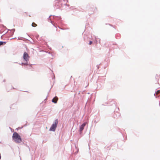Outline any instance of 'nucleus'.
I'll use <instances>...</instances> for the list:
<instances>
[{
	"mask_svg": "<svg viewBox=\"0 0 160 160\" xmlns=\"http://www.w3.org/2000/svg\"><path fill=\"white\" fill-rule=\"evenodd\" d=\"M28 68V69H30V68Z\"/></svg>",
	"mask_w": 160,
	"mask_h": 160,
	"instance_id": "obj_35",
	"label": "nucleus"
},
{
	"mask_svg": "<svg viewBox=\"0 0 160 160\" xmlns=\"http://www.w3.org/2000/svg\"><path fill=\"white\" fill-rule=\"evenodd\" d=\"M99 43H100V39H99Z\"/></svg>",
	"mask_w": 160,
	"mask_h": 160,
	"instance_id": "obj_25",
	"label": "nucleus"
},
{
	"mask_svg": "<svg viewBox=\"0 0 160 160\" xmlns=\"http://www.w3.org/2000/svg\"><path fill=\"white\" fill-rule=\"evenodd\" d=\"M12 138L16 143H19L22 141L20 136L16 132H14L13 133Z\"/></svg>",
	"mask_w": 160,
	"mask_h": 160,
	"instance_id": "obj_1",
	"label": "nucleus"
},
{
	"mask_svg": "<svg viewBox=\"0 0 160 160\" xmlns=\"http://www.w3.org/2000/svg\"><path fill=\"white\" fill-rule=\"evenodd\" d=\"M20 65H28L29 64L28 62H22L21 63L19 64Z\"/></svg>",
	"mask_w": 160,
	"mask_h": 160,
	"instance_id": "obj_11",
	"label": "nucleus"
},
{
	"mask_svg": "<svg viewBox=\"0 0 160 160\" xmlns=\"http://www.w3.org/2000/svg\"><path fill=\"white\" fill-rule=\"evenodd\" d=\"M39 37V35H37L36 36V38L38 39V38Z\"/></svg>",
	"mask_w": 160,
	"mask_h": 160,
	"instance_id": "obj_19",
	"label": "nucleus"
},
{
	"mask_svg": "<svg viewBox=\"0 0 160 160\" xmlns=\"http://www.w3.org/2000/svg\"><path fill=\"white\" fill-rule=\"evenodd\" d=\"M29 64L28 65L29 66V67L31 68H32V64H30L29 62L28 61Z\"/></svg>",
	"mask_w": 160,
	"mask_h": 160,
	"instance_id": "obj_16",
	"label": "nucleus"
},
{
	"mask_svg": "<svg viewBox=\"0 0 160 160\" xmlns=\"http://www.w3.org/2000/svg\"><path fill=\"white\" fill-rule=\"evenodd\" d=\"M48 53H49V54H50V52H48Z\"/></svg>",
	"mask_w": 160,
	"mask_h": 160,
	"instance_id": "obj_34",
	"label": "nucleus"
},
{
	"mask_svg": "<svg viewBox=\"0 0 160 160\" xmlns=\"http://www.w3.org/2000/svg\"><path fill=\"white\" fill-rule=\"evenodd\" d=\"M2 25V26L3 27H4V28H6V27H5V26H4L3 25Z\"/></svg>",
	"mask_w": 160,
	"mask_h": 160,
	"instance_id": "obj_26",
	"label": "nucleus"
},
{
	"mask_svg": "<svg viewBox=\"0 0 160 160\" xmlns=\"http://www.w3.org/2000/svg\"><path fill=\"white\" fill-rule=\"evenodd\" d=\"M156 92H155V93L154 94V95L155 96V94H156Z\"/></svg>",
	"mask_w": 160,
	"mask_h": 160,
	"instance_id": "obj_29",
	"label": "nucleus"
},
{
	"mask_svg": "<svg viewBox=\"0 0 160 160\" xmlns=\"http://www.w3.org/2000/svg\"><path fill=\"white\" fill-rule=\"evenodd\" d=\"M58 100V98L55 96L52 100V102L54 103H56L57 102V101Z\"/></svg>",
	"mask_w": 160,
	"mask_h": 160,
	"instance_id": "obj_8",
	"label": "nucleus"
},
{
	"mask_svg": "<svg viewBox=\"0 0 160 160\" xmlns=\"http://www.w3.org/2000/svg\"><path fill=\"white\" fill-rule=\"evenodd\" d=\"M51 22L52 23V21H51Z\"/></svg>",
	"mask_w": 160,
	"mask_h": 160,
	"instance_id": "obj_32",
	"label": "nucleus"
},
{
	"mask_svg": "<svg viewBox=\"0 0 160 160\" xmlns=\"http://www.w3.org/2000/svg\"><path fill=\"white\" fill-rule=\"evenodd\" d=\"M86 124V122H84L80 126L79 131L80 132V134L82 133V131L84 129V127L85 126Z\"/></svg>",
	"mask_w": 160,
	"mask_h": 160,
	"instance_id": "obj_6",
	"label": "nucleus"
},
{
	"mask_svg": "<svg viewBox=\"0 0 160 160\" xmlns=\"http://www.w3.org/2000/svg\"><path fill=\"white\" fill-rule=\"evenodd\" d=\"M53 19L55 21H57L58 23H60L61 22V18L60 17L55 16V15L52 16Z\"/></svg>",
	"mask_w": 160,
	"mask_h": 160,
	"instance_id": "obj_7",
	"label": "nucleus"
},
{
	"mask_svg": "<svg viewBox=\"0 0 160 160\" xmlns=\"http://www.w3.org/2000/svg\"><path fill=\"white\" fill-rule=\"evenodd\" d=\"M105 80V78L104 77H99L97 83L100 82L102 83V85H104Z\"/></svg>",
	"mask_w": 160,
	"mask_h": 160,
	"instance_id": "obj_5",
	"label": "nucleus"
},
{
	"mask_svg": "<svg viewBox=\"0 0 160 160\" xmlns=\"http://www.w3.org/2000/svg\"><path fill=\"white\" fill-rule=\"evenodd\" d=\"M37 26V25L34 22H33L32 24V26L33 27H35Z\"/></svg>",
	"mask_w": 160,
	"mask_h": 160,
	"instance_id": "obj_14",
	"label": "nucleus"
},
{
	"mask_svg": "<svg viewBox=\"0 0 160 160\" xmlns=\"http://www.w3.org/2000/svg\"><path fill=\"white\" fill-rule=\"evenodd\" d=\"M10 31V32H11L12 31V32L11 33V35H12L14 34V32L15 31V28H13L11 30L8 29V31Z\"/></svg>",
	"mask_w": 160,
	"mask_h": 160,
	"instance_id": "obj_10",
	"label": "nucleus"
},
{
	"mask_svg": "<svg viewBox=\"0 0 160 160\" xmlns=\"http://www.w3.org/2000/svg\"><path fill=\"white\" fill-rule=\"evenodd\" d=\"M92 43V41H89L88 44L91 45Z\"/></svg>",
	"mask_w": 160,
	"mask_h": 160,
	"instance_id": "obj_17",
	"label": "nucleus"
},
{
	"mask_svg": "<svg viewBox=\"0 0 160 160\" xmlns=\"http://www.w3.org/2000/svg\"><path fill=\"white\" fill-rule=\"evenodd\" d=\"M47 98H46L45 99L44 101H46V100H47Z\"/></svg>",
	"mask_w": 160,
	"mask_h": 160,
	"instance_id": "obj_23",
	"label": "nucleus"
},
{
	"mask_svg": "<svg viewBox=\"0 0 160 160\" xmlns=\"http://www.w3.org/2000/svg\"><path fill=\"white\" fill-rule=\"evenodd\" d=\"M52 24H53V25L54 26H55V28H57V27L55 26V24H53L52 23Z\"/></svg>",
	"mask_w": 160,
	"mask_h": 160,
	"instance_id": "obj_21",
	"label": "nucleus"
},
{
	"mask_svg": "<svg viewBox=\"0 0 160 160\" xmlns=\"http://www.w3.org/2000/svg\"><path fill=\"white\" fill-rule=\"evenodd\" d=\"M9 129H12V128L11 127H9Z\"/></svg>",
	"mask_w": 160,
	"mask_h": 160,
	"instance_id": "obj_30",
	"label": "nucleus"
},
{
	"mask_svg": "<svg viewBox=\"0 0 160 160\" xmlns=\"http://www.w3.org/2000/svg\"><path fill=\"white\" fill-rule=\"evenodd\" d=\"M29 58L30 56H29L28 53L26 52H24L23 56V58L24 60L26 62H28Z\"/></svg>",
	"mask_w": 160,
	"mask_h": 160,
	"instance_id": "obj_4",
	"label": "nucleus"
},
{
	"mask_svg": "<svg viewBox=\"0 0 160 160\" xmlns=\"http://www.w3.org/2000/svg\"><path fill=\"white\" fill-rule=\"evenodd\" d=\"M18 39H21L20 38H18Z\"/></svg>",
	"mask_w": 160,
	"mask_h": 160,
	"instance_id": "obj_31",
	"label": "nucleus"
},
{
	"mask_svg": "<svg viewBox=\"0 0 160 160\" xmlns=\"http://www.w3.org/2000/svg\"><path fill=\"white\" fill-rule=\"evenodd\" d=\"M58 27L61 29H62L59 26H58Z\"/></svg>",
	"mask_w": 160,
	"mask_h": 160,
	"instance_id": "obj_22",
	"label": "nucleus"
},
{
	"mask_svg": "<svg viewBox=\"0 0 160 160\" xmlns=\"http://www.w3.org/2000/svg\"><path fill=\"white\" fill-rule=\"evenodd\" d=\"M55 78V76H54V77L52 78V79H54Z\"/></svg>",
	"mask_w": 160,
	"mask_h": 160,
	"instance_id": "obj_27",
	"label": "nucleus"
},
{
	"mask_svg": "<svg viewBox=\"0 0 160 160\" xmlns=\"http://www.w3.org/2000/svg\"><path fill=\"white\" fill-rule=\"evenodd\" d=\"M51 16H52V15H50V16H49V17L48 18H50V17Z\"/></svg>",
	"mask_w": 160,
	"mask_h": 160,
	"instance_id": "obj_28",
	"label": "nucleus"
},
{
	"mask_svg": "<svg viewBox=\"0 0 160 160\" xmlns=\"http://www.w3.org/2000/svg\"><path fill=\"white\" fill-rule=\"evenodd\" d=\"M58 123V119H55L54 122H53V123L49 129V131L54 132L55 131L56 128L57 127V125Z\"/></svg>",
	"mask_w": 160,
	"mask_h": 160,
	"instance_id": "obj_2",
	"label": "nucleus"
},
{
	"mask_svg": "<svg viewBox=\"0 0 160 160\" xmlns=\"http://www.w3.org/2000/svg\"><path fill=\"white\" fill-rule=\"evenodd\" d=\"M118 110H119V108H118Z\"/></svg>",
	"mask_w": 160,
	"mask_h": 160,
	"instance_id": "obj_36",
	"label": "nucleus"
},
{
	"mask_svg": "<svg viewBox=\"0 0 160 160\" xmlns=\"http://www.w3.org/2000/svg\"><path fill=\"white\" fill-rule=\"evenodd\" d=\"M63 5L62 2L60 0L55 1L54 8L55 9H60Z\"/></svg>",
	"mask_w": 160,
	"mask_h": 160,
	"instance_id": "obj_3",
	"label": "nucleus"
},
{
	"mask_svg": "<svg viewBox=\"0 0 160 160\" xmlns=\"http://www.w3.org/2000/svg\"><path fill=\"white\" fill-rule=\"evenodd\" d=\"M0 33H1V31H0Z\"/></svg>",
	"mask_w": 160,
	"mask_h": 160,
	"instance_id": "obj_33",
	"label": "nucleus"
},
{
	"mask_svg": "<svg viewBox=\"0 0 160 160\" xmlns=\"http://www.w3.org/2000/svg\"><path fill=\"white\" fill-rule=\"evenodd\" d=\"M6 81V80L5 79H4L3 81V82H5Z\"/></svg>",
	"mask_w": 160,
	"mask_h": 160,
	"instance_id": "obj_24",
	"label": "nucleus"
},
{
	"mask_svg": "<svg viewBox=\"0 0 160 160\" xmlns=\"http://www.w3.org/2000/svg\"><path fill=\"white\" fill-rule=\"evenodd\" d=\"M97 83L98 86L97 88L99 89L101 88L103 86V85H102V83L100 82Z\"/></svg>",
	"mask_w": 160,
	"mask_h": 160,
	"instance_id": "obj_9",
	"label": "nucleus"
},
{
	"mask_svg": "<svg viewBox=\"0 0 160 160\" xmlns=\"http://www.w3.org/2000/svg\"><path fill=\"white\" fill-rule=\"evenodd\" d=\"M111 102L112 103V105L113 104H114V106H116V105L115 104V102L114 101H111Z\"/></svg>",
	"mask_w": 160,
	"mask_h": 160,
	"instance_id": "obj_15",
	"label": "nucleus"
},
{
	"mask_svg": "<svg viewBox=\"0 0 160 160\" xmlns=\"http://www.w3.org/2000/svg\"><path fill=\"white\" fill-rule=\"evenodd\" d=\"M23 127H19L18 128V129H20L22 128H23Z\"/></svg>",
	"mask_w": 160,
	"mask_h": 160,
	"instance_id": "obj_20",
	"label": "nucleus"
},
{
	"mask_svg": "<svg viewBox=\"0 0 160 160\" xmlns=\"http://www.w3.org/2000/svg\"><path fill=\"white\" fill-rule=\"evenodd\" d=\"M70 8L71 10H73L75 9L76 8L75 6H72L70 7Z\"/></svg>",
	"mask_w": 160,
	"mask_h": 160,
	"instance_id": "obj_13",
	"label": "nucleus"
},
{
	"mask_svg": "<svg viewBox=\"0 0 160 160\" xmlns=\"http://www.w3.org/2000/svg\"><path fill=\"white\" fill-rule=\"evenodd\" d=\"M6 43V42L3 41H0V46L2 45H4Z\"/></svg>",
	"mask_w": 160,
	"mask_h": 160,
	"instance_id": "obj_12",
	"label": "nucleus"
},
{
	"mask_svg": "<svg viewBox=\"0 0 160 160\" xmlns=\"http://www.w3.org/2000/svg\"><path fill=\"white\" fill-rule=\"evenodd\" d=\"M63 4L64 5H67L68 7L69 6V4H67L66 3H64V4Z\"/></svg>",
	"mask_w": 160,
	"mask_h": 160,
	"instance_id": "obj_18",
	"label": "nucleus"
}]
</instances>
